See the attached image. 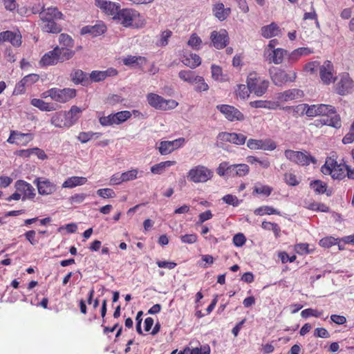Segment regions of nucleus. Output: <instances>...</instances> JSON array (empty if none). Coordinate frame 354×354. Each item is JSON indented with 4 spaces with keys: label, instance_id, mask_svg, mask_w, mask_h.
Masks as SVG:
<instances>
[{
    "label": "nucleus",
    "instance_id": "1",
    "mask_svg": "<svg viewBox=\"0 0 354 354\" xmlns=\"http://www.w3.org/2000/svg\"><path fill=\"white\" fill-rule=\"evenodd\" d=\"M317 115L324 116L321 120L324 124L335 128H339L341 127L340 117L336 114L333 106L324 104H317Z\"/></svg>",
    "mask_w": 354,
    "mask_h": 354
},
{
    "label": "nucleus",
    "instance_id": "2",
    "mask_svg": "<svg viewBox=\"0 0 354 354\" xmlns=\"http://www.w3.org/2000/svg\"><path fill=\"white\" fill-rule=\"evenodd\" d=\"M44 97L48 96L59 103H66L76 96V90L66 88L63 89L53 88L43 93Z\"/></svg>",
    "mask_w": 354,
    "mask_h": 354
},
{
    "label": "nucleus",
    "instance_id": "3",
    "mask_svg": "<svg viewBox=\"0 0 354 354\" xmlns=\"http://www.w3.org/2000/svg\"><path fill=\"white\" fill-rule=\"evenodd\" d=\"M247 84L250 88V93H254L257 96H261L266 92L269 82L268 80L260 81L257 74L253 72L248 75Z\"/></svg>",
    "mask_w": 354,
    "mask_h": 354
},
{
    "label": "nucleus",
    "instance_id": "4",
    "mask_svg": "<svg viewBox=\"0 0 354 354\" xmlns=\"http://www.w3.org/2000/svg\"><path fill=\"white\" fill-rule=\"evenodd\" d=\"M147 101L149 104L156 109L169 110L176 108L178 102L174 100H165L162 97L155 94L149 93L147 95Z\"/></svg>",
    "mask_w": 354,
    "mask_h": 354
},
{
    "label": "nucleus",
    "instance_id": "5",
    "mask_svg": "<svg viewBox=\"0 0 354 354\" xmlns=\"http://www.w3.org/2000/svg\"><path fill=\"white\" fill-rule=\"evenodd\" d=\"M269 74L272 82L276 86H282L287 82H293L297 77V73L293 72L291 75L287 74L283 70L272 66L269 69Z\"/></svg>",
    "mask_w": 354,
    "mask_h": 354
},
{
    "label": "nucleus",
    "instance_id": "6",
    "mask_svg": "<svg viewBox=\"0 0 354 354\" xmlns=\"http://www.w3.org/2000/svg\"><path fill=\"white\" fill-rule=\"evenodd\" d=\"M213 176V172L203 165H198L191 169L187 178L194 183H205Z\"/></svg>",
    "mask_w": 354,
    "mask_h": 354
},
{
    "label": "nucleus",
    "instance_id": "7",
    "mask_svg": "<svg viewBox=\"0 0 354 354\" xmlns=\"http://www.w3.org/2000/svg\"><path fill=\"white\" fill-rule=\"evenodd\" d=\"M140 17V13L131 8L121 9L118 15L113 17L114 20H118L124 27L135 26L134 21ZM138 27V26H136Z\"/></svg>",
    "mask_w": 354,
    "mask_h": 354
},
{
    "label": "nucleus",
    "instance_id": "8",
    "mask_svg": "<svg viewBox=\"0 0 354 354\" xmlns=\"http://www.w3.org/2000/svg\"><path fill=\"white\" fill-rule=\"evenodd\" d=\"M284 154L287 159L300 165H308L310 162H316L315 158L301 151L287 149Z\"/></svg>",
    "mask_w": 354,
    "mask_h": 354
},
{
    "label": "nucleus",
    "instance_id": "9",
    "mask_svg": "<svg viewBox=\"0 0 354 354\" xmlns=\"http://www.w3.org/2000/svg\"><path fill=\"white\" fill-rule=\"evenodd\" d=\"M216 109L219 110L230 122L234 121H243L245 119L244 115L236 108L233 106L227 104H221L216 106Z\"/></svg>",
    "mask_w": 354,
    "mask_h": 354
},
{
    "label": "nucleus",
    "instance_id": "10",
    "mask_svg": "<svg viewBox=\"0 0 354 354\" xmlns=\"http://www.w3.org/2000/svg\"><path fill=\"white\" fill-rule=\"evenodd\" d=\"M353 87V80L348 73H343L335 85V91L339 95H344L351 93Z\"/></svg>",
    "mask_w": 354,
    "mask_h": 354
},
{
    "label": "nucleus",
    "instance_id": "11",
    "mask_svg": "<svg viewBox=\"0 0 354 354\" xmlns=\"http://www.w3.org/2000/svg\"><path fill=\"white\" fill-rule=\"evenodd\" d=\"M210 39L213 46L217 49L224 48L228 44V34L226 30L221 29L219 32H212Z\"/></svg>",
    "mask_w": 354,
    "mask_h": 354
},
{
    "label": "nucleus",
    "instance_id": "12",
    "mask_svg": "<svg viewBox=\"0 0 354 354\" xmlns=\"http://www.w3.org/2000/svg\"><path fill=\"white\" fill-rule=\"evenodd\" d=\"M185 142V138H180L172 141H162L158 147L161 155L171 153L175 149L179 148Z\"/></svg>",
    "mask_w": 354,
    "mask_h": 354
},
{
    "label": "nucleus",
    "instance_id": "13",
    "mask_svg": "<svg viewBox=\"0 0 354 354\" xmlns=\"http://www.w3.org/2000/svg\"><path fill=\"white\" fill-rule=\"evenodd\" d=\"M319 75L322 82L326 84H329L333 82V66L331 62L325 61L324 64L319 66Z\"/></svg>",
    "mask_w": 354,
    "mask_h": 354
},
{
    "label": "nucleus",
    "instance_id": "14",
    "mask_svg": "<svg viewBox=\"0 0 354 354\" xmlns=\"http://www.w3.org/2000/svg\"><path fill=\"white\" fill-rule=\"evenodd\" d=\"M1 41H8L14 47H19L21 45V35L19 31L6 30L1 32Z\"/></svg>",
    "mask_w": 354,
    "mask_h": 354
},
{
    "label": "nucleus",
    "instance_id": "15",
    "mask_svg": "<svg viewBox=\"0 0 354 354\" xmlns=\"http://www.w3.org/2000/svg\"><path fill=\"white\" fill-rule=\"evenodd\" d=\"M106 26L102 22H100L94 26H84L80 31L81 35L90 34L93 37H97L105 32Z\"/></svg>",
    "mask_w": 354,
    "mask_h": 354
},
{
    "label": "nucleus",
    "instance_id": "16",
    "mask_svg": "<svg viewBox=\"0 0 354 354\" xmlns=\"http://www.w3.org/2000/svg\"><path fill=\"white\" fill-rule=\"evenodd\" d=\"M34 183L37 184L38 192L40 194H50L56 190V185L48 180H41L39 178H37Z\"/></svg>",
    "mask_w": 354,
    "mask_h": 354
},
{
    "label": "nucleus",
    "instance_id": "17",
    "mask_svg": "<svg viewBox=\"0 0 354 354\" xmlns=\"http://www.w3.org/2000/svg\"><path fill=\"white\" fill-rule=\"evenodd\" d=\"M96 2L97 3V6L103 9L106 14L113 15V17L118 15V13H119V11L121 10L120 4L115 2L103 0H96Z\"/></svg>",
    "mask_w": 354,
    "mask_h": 354
},
{
    "label": "nucleus",
    "instance_id": "18",
    "mask_svg": "<svg viewBox=\"0 0 354 354\" xmlns=\"http://www.w3.org/2000/svg\"><path fill=\"white\" fill-rule=\"evenodd\" d=\"M15 187L18 191L24 193L22 201H25L27 198H32L35 196V188L24 180H17Z\"/></svg>",
    "mask_w": 354,
    "mask_h": 354
},
{
    "label": "nucleus",
    "instance_id": "19",
    "mask_svg": "<svg viewBox=\"0 0 354 354\" xmlns=\"http://www.w3.org/2000/svg\"><path fill=\"white\" fill-rule=\"evenodd\" d=\"M213 14L218 20H225L231 14V8H225L223 3H217L213 6Z\"/></svg>",
    "mask_w": 354,
    "mask_h": 354
},
{
    "label": "nucleus",
    "instance_id": "20",
    "mask_svg": "<svg viewBox=\"0 0 354 354\" xmlns=\"http://www.w3.org/2000/svg\"><path fill=\"white\" fill-rule=\"evenodd\" d=\"M81 113L82 109L80 107L73 106L67 113H64L66 120V122L64 123V125L71 126L74 124L80 118Z\"/></svg>",
    "mask_w": 354,
    "mask_h": 354
},
{
    "label": "nucleus",
    "instance_id": "21",
    "mask_svg": "<svg viewBox=\"0 0 354 354\" xmlns=\"http://www.w3.org/2000/svg\"><path fill=\"white\" fill-rule=\"evenodd\" d=\"M62 13L57 8L50 7L39 12V17L41 20L60 19L62 18Z\"/></svg>",
    "mask_w": 354,
    "mask_h": 354
},
{
    "label": "nucleus",
    "instance_id": "22",
    "mask_svg": "<svg viewBox=\"0 0 354 354\" xmlns=\"http://www.w3.org/2000/svg\"><path fill=\"white\" fill-rule=\"evenodd\" d=\"M287 53H288V51L283 48H278L274 49L271 52L269 53V54L267 57V60L270 63L272 62L275 64H281L283 60L284 56L286 55Z\"/></svg>",
    "mask_w": 354,
    "mask_h": 354
},
{
    "label": "nucleus",
    "instance_id": "23",
    "mask_svg": "<svg viewBox=\"0 0 354 354\" xmlns=\"http://www.w3.org/2000/svg\"><path fill=\"white\" fill-rule=\"evenodd\" d=\"M59 46L55 47L53 50L46 53L41 58L40 64L43 66L55 65L59 62L57 57Z\"/></svg>",
    "mask_w": 354,
    "mask_h": 354
},
{
    "label": "nucleus",
    "instance_id": "24",
    "mask_svg": "<svg viewBox=\"0 0 354 354\" xmlns=\"http://www.w3.org/2000/svg\"><path fill=\"white\" fill-rule=\"evenodd\" d=\"M304 92L297 88H292L285 91L279 94L278 99L283 101L293 100L303 97Z\"/></svg>",
    "mask_w": 354,
    "mask_h": 354
},
{
    "label": "nucleus",
    "instance_id": "25",
    "mask_svg": "<svg viewBox=\"0 0 354 354\" xmlns=\"http://www.w3.org/2000/svg\"><path fill=\"white\" fill-rule=\"evenodd\" d=\"M87 181L86 178L82 176H72L68 178L62 184L63 188H73L84 185Z\"/></svg>",
    "mask_w": 354,
    "mask_h": 354
},
{
    "label": "nucleus",
    "instance_id": "26",
    "mask_svg": "<svg viewBox=\"0 0 354 354\" xmlns=\"http://www.w3.org/2000/svg\"><path fill=\"white\" fill-rule=\"evenodd\" d=\"M250 106L253 108H263L268 109H276L279 104L273 101L256 100L250 102Z\"/></svg>",
    "mask_w": 354,
    "mask_h": 354
},
{
    "label": "nucleus",
    "instance_id": "27",
    "mask_svg": "<svg viewBox=\"0 0 354 354\" xmlns=\"http://www.w3.org/2000/svg\"><path fill=\"white\" fill-rule=\"evenodd\" d=\"M31 104L44 111H51L57 109L53 104L48 103L37 98H34L31 100Z\"/></svg>",
    "mask_w": 354,
    "mask_h": 354
},
{
    "label": "nucleus",
    "instance_id": "28",
    "mask_svg": "<svg viewBox=\"0 0 354 354\" xmlns=\"http://www.w3.org/2000/svg\"><path fill=\"white\" fill-rule=\"evenodd\" d=\"M278 31L279 26L275 23H272L261 28V35L265 38H270L277 35Z\"/></svg>",
    "mask_w": 354,
    "mask_h": 354
},
{
    "label": "nucleus",
    "instance_id": "29",
    "mask_svg": "<svg viewBox=\"0 0 354 354\" xmlns=\"http://www.w3.org/2000/svg\"><path fill=\"white\" fill-rule=\"evenodd\" d=\"M346 165L337 164V162H333L332 178L333 179H343L346 175L345 171Z\"/></svg>",
    "mask_w": 354,
    "mask_h": 354
},
{
    "label": "nucleus",
    "instance_id": "30",
    "mask_svg": "<svg viewBox=\"0 0 354 354\" xmlns=\"http://www.w3.org/2000/svg\"><path fill=\"white\" fill-rule=\"evenodd\" d=\"M178 77L184 82H187L190 84L194 83L195 81H201V80L198 77V75H195V72L190 70L180 71L178 73Z\"/></svg>",
    "mask_w": 354,
    "mask_h": 354
},
{
    "label": "nucleus",
    "instance_id": "31",
    "mask_svg": "<svg viewBox=\"0 0 354 354\" xmlns=\"http://www.w3.org/2000/svg\"><path fill=\"white\" fill-rule=\"evenodd\" d=\"M296 112L301 111V113H304L308 116V117H314L317 115V105H311L308 106V104H303L297 106L295 109Z\"/></svg>",
    "mask_w": 354,
    "mask_h": 354
},
{
    "label": "nucleus",
    "instance_id": "32",
    "mask_svg": "<svg viewBox=\"0 0 354 354\" xmlns=\"http://www.w3.org/2000/svg\"><path fill=\"white\" fill-rule=\"evenodd\" d=\"M71 80L75 84L83 83L88 80L87 74L80 69H75L71 73Z\"/></svg>",
    "mask_w": 354,
    "mask_h": 354
},
{
    "label": "nucleus",
    "instance_id": "33",
    "mask_svg": "<svg viewBox=\"0 0 354 354\" xmlns=\"http://www.w3.org/2000/svg\"><path fill=\"white\" fill-rule=\"evenodd\" d=\"M46 23L43 26V30L50 33H59L62 31V27L54 19L42 20Z\"/></svg>",
    "mask_w": 354,
    "mask_h": 354
},
{
    "label": "nucleus",
    "instance_id": "34",
    "mask_svg": "<svg viewBox=\"0 0 354 354\" xmlns=\"http://www.w3.org/2000/svg\"><path fill=\"white\" fill-rule=\"evenodd\" d=\"M57 53L59 62H64L71 59L74 56L75 51L68 48L59 47V50H57Z\"/></svg>",
    "mask_w": 354,
    "mask_h": 354
},
{
    "label": "nucleus",
    "instance_id": "35",
    "mask_svg": "<svg viewBox=\"0 0 354 354\" xmlns=\"http://www.w3.org/2000/svg\"><path fill=\"white\" fill-rule=\"evenodd\" d=\"M182 62L191 68H195L201 63V57L196 54H190L189 57H185Z\"/></svg>",
    "mask_w": 354,
    "mask_h": 354
},
{
    "label": "nucleus",
    "instance_id": "36",
    "mask_svg": "<svg viewBox=\"0 0 354 354\" xmlns=\"http://www.w3.org/2000/svg\"><path fill=\"white\" fill-rule=\"evenodd\" d=\"M145 62V57L141 56L129 55L123 59V63L126 66L142 65Z\"/></svg>",
    "mask_w": 354,
    "mask_h": 354
},
{
    "label": "nucleus",
    "instance_id": "37",
    "mask_svg": "<svg viewBox=\"0 0 354 354\" xmlns=\"http://www.w3.org/2000/svg\"><path fill=\"white\" fill-rule=\"evenodd\" d=\"M311 53V50L308 48H299L293 50L288 55L290 62H293L297 61L302 55H308Z\"/></svg>",
    "mask_w": 354,
    "mask_h": 354
},
{
    "label": "nucleus",
    "instance_id": "38",
    "mask_svg": "<svg viewBox=\"0 0 354 354\" xmlns=\"http://www.w3.org/2000/svg\"><path fill=\"white\" fill-rule=\"evenodd\" d=\"M254 213L257 215H263V214H280V212L277 211L276 209L270 206H263L259 208H257Z\"/></svg>",
    "mask_w": 354,
    "mask_h": 354
},
{
    "label": "nucleus",
    "instance_id": "39",
    "mask_svg": "<svg viewBox=\"0 0 354 354\" xmlns=\"http://www.w3.org/2000/svg\"><path fill=\"white\" fill-rule=\"evenodd\" d=\"M100 123L102 126H111L117 124L115 114H110L108 116H102L99 119Z\"/></svg>",
    "mask_w": 354,
    "mask_h": 354
},
{
    "label": "nucleus",
    "instance_id": "40",
    "mask_svg": "<svg viewBox=\"0 0 354 354\" xmlns=\"http://www.w3.org/2000/svg\"><path fill=\"white\" fill-rule=\"evenodd\" d=\"M59 44L64 48L73 47L74 41L71 36L67 34H61L59 37Z\"/></svg>",
    "mask_w": 354,
    "mask_h": 354
},
{
    "label": "nucleus",
    "instance_id": "41",
    "mask_svg": "<svg viewBox=\"0 0 354 354\" xmlns=\"http://www.w3.org/2000/svg\"><path fill=\"white\" fill-rule=\"evenodd\" d=\"M16 143L25 144L32 140V136L30 133H22L15 131Z\"/></svg>",
    "mask_w": 354,
    "mask_h": 354
},
{
    "label": "nucleus",
    "instance_id": "42",
    "mask_svg": "<svg viewBox=\"0 0 354 354\" xmlns=\"http://www.w3.org/2000/svg\"><path fill=\"white\" fill-rule=\"evenodd\" d=\"M310 186L318 194H324L326 192V184L319 180L311 183Z\"/></svg>",
    "mask_w": 354,
    "mask_h": 354
},
{
    "label": "nucleus",
    "instance_id": "43",
    "mask_svg": "<svg viewBox=\"0 0 354 354\" xmlns=\"http://www.w3.org/2000/svg\"><path fill=\"white\" fill-rule=\"evenodd\" d=\"M261 227L267 230H272L275 235L277 236L280 232V228L277 223L263 221Z\"/></svg>",
    "mask_w": 354,
    "mask_h": 354
},
{
    "label": "nucleus",
    "instance_id": "44",
    "mask_svg": "<svg viewBox=\"0 0 354 354\" xmlns=\"http://www.w3.org/2000/svg\"><path fill=\"white\" fill-rule=\"evenodd\" d=\"M250 88L248 84L247 86L244 84H240L238 86V88L236 91V95L242 99H245L249 96Z\"/></svg>",
    "mask_w": 354,
    "mask_h": 354
},
{
    "label": "nucleus",
    "instance_id": "45",
    "mask_svg": "<svg viewBox=\"0 0 354 354\" xmlns=\"http://www.w3.org/2000/svg\"><path fill=\"white\" fill-rule=\"evenodd\" d=\"M115 114L117 119V124H120L125 122L131 116V113L128 111H119Z\"/></svg>",
    "mask_w": 354,
    "mask_h": 354
},
{
    "label": "nucleus",
    "instance_id": "46",
    "mask_svg": "<svg viewBox=\"0 0 354 354\" xmlns=\"http://www.w3.org/2000/svg\"><path fill=\"white\" fill-rule=\"evenodd\" d=\"M246 136L242 133H232L231 143L241 145L246 141Z\"/></svg>",
    "mask_w": 354,
    "mask_h": 354
},
{
    "label": "nucleus",
    "instance_id": "47",
    "mask_svg": "<svg viewBox=\"0 0 354 354\" xmlns=\"http://www.w3.org/2000/svg\"><path fill=\"white\" fill-rule=\"evenodd\" d=\"M97 194L104 198H114L115 196V193L109 188L100 189L97 191Z\"/></svg>",
    "mask_w": 354,
    "mask_h": 354
},
{
    "label": "nucleus",
    "instance_id": "48",
    "mask_svg": "<svg viewBox=\"0 0 354 354\" xmlns=\"http://www.w3.org/2000/svg\"><path fill=\"white\" fill-rule=\"evenodd\" d=\"M87 194L84 193L75 194L69 198L71 205L82 203L86 198Z\"/></svg>",
    "mask_w": 354,
    "mask_h": 354
},
{
    "label": "nucleus",
    "instance_id": "49",
    "mask_svg": "<svg viewBox=\"0 0 354 354\" xmlns=\"http://www.w3.org/2000/svg\"><path fill=\"white\" fill-rule=\"evenodd\" d=\"M230 169H233V167H229L227 162H223L216 169V172L219 176H223L225 174H228V170Z\"/></svg>",
    "mask_w": 354,
    "mask_h": 354
},
{
    "label": "nucleus",
    "instance_id": "50",
    "mask_svg": "<svg viewBox=\"0 0 354 354\" xmlns=\"http://www.w3.org/2000/svg\"><path fill=\"white\" fill-rule=\"evenodd\" d=\"M91 81L97 82L106 79V74L104 71H94L90 74Z\"/></svg>",
    "mask_w": 354,
    "mask_h": 354
},
{
    "label": "nucleus",
    "instance_id": "51",
    "mask_svg": "<svg viewBox=\"0 0 354 354\" xmlns=\"http://www.w3.org/2000/svg\"><path fill=\"white\" fill-rule=\"evenodd\" d=\"M138 170L132 169L126 172L122 173V180L123 182L129 181L134 180L137 178Z\"/></svg>",
    "mask_w": 354,
    "mask_h": 354
},
{
    "label": "nucleus",
    "instance_id": "52",
    "mask_svg": "<svg viewBox=\"0 0 354 354\" xmlns=\"http://www.w3.org/2000/svg\"><path fill=\"white\" fill-rule=\"evenodd\" d=\"M223 201L228 205L236 207L239 204L238 198L232 194H227L223 197Z\"/></svg>",
    "mask_w": 354,
    "mask_h": 354
},
{
    "label": "nucleus",
    "instance_id": "53",
    "mask_svg": "<svg viewBox=\"0 0 354 354\" xmlns=\"http://www.w3.org/2000/svg\"><path fill=\"white\" fill-rule=\"evenodd\" d=\"M201 42L202 41L201 38L198 37L196 33H194L191 35L187 44L193 48L198 49V46L201 44Z\"/></svg>",
    "mask_w": 354,
    "mask_h": 354
},
{
    "label": "nucleus",
    "instance_id": "54",
    "mask_svg": "<svg viewBox=\"0 0 354 354\" xmlns=\"http://www.w3.org/2000/svg\"><path fill=\"white\" fill-rule=\"evenodd\" d=\"M322 312H319L317 310L313 308H307L301 311V315L303 318H307L310 316H314L315 317H320Z\"/></svg>",
    "mask_w": 354,
    "mask_h": 354
},
{
    "label": "nucleus",
    "instance_id": "55",
    "mask_svg": "<svg viewBox=\"0 0 354 354\" xmlns=\"http://www.w3.org/2000/svg\"><path fill=\"white\" fill-rule=\"evenodd\" d=\"M261 149L263 150H274L276 148V144L274 141L270 139L261 140V145L260 146Z\"/></svg>",
    "mask_w": 354,
    "mask_h": 354
},
{
    "label": "nucleus",
    "instance_id": "56",
    "mask_svg": "<svg viewBox=\"0 0 354 354\" xmlns=\"http://www.w3.org/2000/svg\"><path fill=\"white\" fill-rule=\"evenodd\" d=\"M272 191V188L268 185H261L260 187H255L254 189V192L257 194H263L266 196H269Z\"/></svg>",
    "mask_w": 354,
    "mask_h": 354
},
{
    "label": "nucleus",
    "instance_id": "57",
    "mask_svg": "<svg viewBox=\"0 0 354 354\" xmlns=\"http://www.w3.org/2000/svg\"><path fill=\"white\" fill-rule=\"evenodd\" d=\"M172 32L167 30L162 32L160 39L158 44V46H165L168 44V39L171 36Z\"/></svg>",
    "mask_w": 354,
    "mask_h": 354
},
{
    "label": "nucleus",
    "instance_id": "58",
    "mask_svg": "<svg viewBox=\"0 0 354 354\" xmlns=\"http://www.w3.org/2000/svg\"><path fill=\"white\" fill-rule=\"evenodd\" d=\"M236 176H244L248 174L249 171V167L246 164L236 165Z\"/></svg>",
    "mask_w": 354,
    "mask_h": 354
},
{
    "label": "nucleus",
    "instance_id": "59",
    "mask_svg": "<svg viewBox=\"0 0 354 354\" xmlns=\"http://www.w3.org/2000/svg\"><path fill=\"white\" fill-rule=\"evenodd\" d=\"M336 244V239L333 237H326L319 241V245L324 248H330Z\"/></svg>",
    "mask_w": 354,
    "mask_h": 354
},
{
    "label": "nucleus",
    "instance_id": "60",
    "mask_svg": "<svg viewBox=\"0 0 354 354\" xmlns=\"http://www.w3.org/2000/svg\"><path fill=\"white\" fill-rule=\"evenodd\" d=\"M180 240L183 243L192 244L197 241V236L195 234H185L180 236Z\"/></svg>",
    "mask_w": 354,
    "mask_h": 354
},
{
    "label": "nucleus",
    "instance_id": "61",
    "mask_svg": "<svg viewBox=\"0 0 354 354\" xmlns=\"http://www.w3.org/2000/svg\"><path fill=\"white\" fill-rule=\"evenodd\" d=\"M245 241L246 239L245 236L241 233L236 234L233 238V243L237 247H241L245 243Z\"/></svg>",
    "mask_w": 354,
    "mask_h": 354
},
{
    "label": "nucleus",
    "instance_id": "62",
    "mask_svg": "<svg viewBox=\"0 0 354 354\" xmlns=\"http://www.w3.org/2000/svg\"><path fill=\"white\" fill-rule=\"evenodd\" d=\"M95 133L93 132H81L77 139L82 143H86L90 140Z\"/></svg>",
    "mask_w": 354,
    "mask_h": 354
},
{
    "label": "nucleus",
    "instance_id": "63",
    "mask_svg": "<svg viewBox=\"0 0 354 354\" xmlns=\"http://www.w3.org/2000/svg\"><path fill=\"white\" fill-rule=\"evenodd\" d=\"M285 181L287 184L295 186L299 184V182L297 180L295 175L291 173H287L284 176Z\"/></svg>",
    "mask_w": 354,
    "mask_h": 354
},
{
    "label": "nucleus",
    "instance_id": "64",
    "mask_svg": "<svg viewBox=\"0 0 354 354\" xmlns=\"http://www.w3.org/2000/svg\"><path fill=\"white\" fill-rule=\"evenodd\" d=\"M212 76L215 80H221L222 75V69L220 66L212 65Z\"/></svg>",
    "mask_w": 354,
    "mask_h": 354
}]
</instances>
